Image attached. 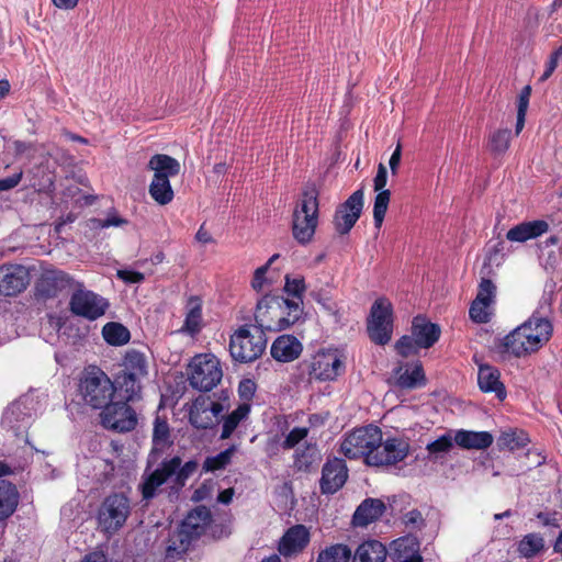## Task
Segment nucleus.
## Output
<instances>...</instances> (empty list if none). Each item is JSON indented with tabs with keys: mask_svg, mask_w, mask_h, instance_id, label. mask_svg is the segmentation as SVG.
Wrapping results in <instances>:
<instances>
[{
	"mask_svg": "<svg viewBox=\"0 0 562 562\" xmlns=\"http://www.w3.org/2000/svg\"><path fill=\"white\" fill-rule=\"evenodd\" d=\"M81 562H108V558L102 551H93L86 554Z\"/></svg>",
	"mask_w": 562,
	"mask_h": 562,
	"instance_id": "64",
	"label": "nucleus"
},
{
	"mask_svg": "<svg viewBox=\"0 0 562 562\" xmlns=\"http://www.w3.org/2000/svg\"><path fill=\"white\" fill-rule=\"evenodd\" d=\"M401 157H402V146L398 143L396 148H395V150L391 155L390 160H389L390 169H391V172L393 175L397 173V169H398V166H400V162H401Z\"/></svg>",
	"mask_w": 562,
	"mask_h": 562,
	"instance_id": "61",
	"label": "nucleus"
},
{
	"mask_svg": "<svg viewBox=\"0 0 562 562\" xmlns=\"http://www.w3.org/2000/svg\"><path fill=\"white\" fill-rule=\"evenodd\" d=\"M104 340L111 346H123L131 339L130 330L120 323L110 322L102 328Z\"/></svg>",
	"mask_w": 562,
	"mask_h": 562,
	"instance_id": "40",
	"label": "nucleus"
},
{
	"mask_svg": "<svg viewBox=\"0 0 562 562\" xmlns=\"http://www.w3.org/2000/svg\"><path fill=\"white\" fill-rule=\"evenodd\" d=\"M212 521V513L206 506L199 505L191 509L178 530L170 536L166 549L167 557L182 558L190 550L191 544L205 533Z\"/></svg>",
	"mask_w": 562,
	"mask_h": 562,
	"instance_id": "3",
	"label": "nucleus"
},
{
	"mask_svg": "<svg viewBox=\"0 0 562 562\" xmlns=\"http://www.w3.org/2000/svg\"><path fill=\"white\" fill-rule=\"evenodd\" d=\"M376 192L378 193L374 198V203H373V221H374V226L378 229H380L383 224L385 214L387 212V207H389V203H390V199H391V192H390V190L376 191Z\"/></svg>",
	"mask_w": 562,
	"mask_h": 562,
	"instance_id": "44",
	"label": "nucleus"
},
{
	"mask_svg": "<svg viewBox=\"0 0 562 562\" xmlns=\"http://www.w3.org/2000/svg\"><path fill=\"white\" fill-rule=\"evenodd\" d=\"M302 351V342L293 335L279 336L270 349L272 358L279 362H292L301 356Z\"/></svg>",
	"mask_w": 562,
	"mask_h": 562,
	"instance_id": "24",
	"label": "nucleus"
},
{
	"mask_svg": "<svg viewBox=\"0 0 562 562\" xmlns=\"http://www.w3.org/2000/svg\"><path fill=\"white\" fill-rule=\"evenodd\" d=\"M195 239L204 245L214 243L212 235L209 233V231L205 229L204 224H202L198 229L195 234Z\"/></svg>",
	"mask_w": 562,
	"mask_h": 562,
	"instance_id": "63",
	"label": "nucleus"
},
{
	"mask_svg": "<svg viewBox=\"0 0 562 562\" xmlns=\"http://www.w3.org/2000/svg\"><path fill=\"white\" fill-rule=\"evenodd\" d=\"M122 370L116 375V390L127 402L142 400L143 381L148 375L146 356L135 349L127 350L122 360Z\"/></svg>",
	"mask_w": 562,
	"mask_h": 562,
	"instance_id": "5",
	"label": "nucleus"
},
{
	"mask_svg": "<svg viewBox=\"0 0 562 562\" xmlns=\"http://www.w3.org/2000/svg\"><path fill=\"white\" fill-rule=\"evenodd\" d=\"M348 479V468L346 461L341 458H329L322 469L319 487L323 494H335L346 483Z\"/></svg>",
	"mask_w": 562,
	"mask_h": 562,
	"instance_id": "19",
	"label": "nucleus"
},
{
	"mask_svg": "<svg viewBox=\"0 0 562 562\" xmlns=\"http://www.w3.org/2000/svg\"><path fill=\"white\" fill-rule=\"evenodd\" d=\"M385 558V546L378 540H368L359 544L351 557V562H384Z\"/></svg>",
	"mask_w": 562,
	"mask_h": 562,
	"instance_id": "30",
	"label": "nucleus"
},
{
	"mask_svg": "<svg viewBox=\"0 0 562 562\" xmlns=\"http://www.w3.org/2000/svg\"><path fill=\"white\" fill-rule=\"evenodd\" d=\"M454 441L463 449L484 450L493 443V436L488 431L459 430Z\"/></svg>",
	"mask_w": 562,
	"mask_h": 562,
	"instance_id": "29",
	"label": "nucleus"
},
{
	"mask_svg": "<svg viewBox=\"0 0 562 562\" xmlns=\"http://www.w3.org/2000/svg\"><path fill=\"white\" fill-rule=\"evenodd\" d=\"M189 422L194 428L201 430L212 428L215 424L212 414L201 412H189Z\"/></svg>",
	"mask_w": 562,
	"mask_h": 562,
	"instance_id": "49",
	"label": "nucleus"
},
{
	"mask_svg": "<svg viewBox=\"0 0 562 562\" xmlns=\"http://www.w3.org/2000/svg\"><path fill=\"white\" fill-rule=\"evenodd\" d=\"M318 190L314 184L307 186L301 193V198L295 205L293 215H311L318 217Z\"/></svg>",
	"mask_w": 562,
	"mask_h": 562,
	"instance_id": "32",
	"label": "nucleus"
},
{
	"mask_svg": "<svg viewBox=\"0 0 562 562\" xmlns=\"http://www.w3.org/2000/svg\"><path fill=\"white\" fill-rule=\"evenodd\" d=\"M363 209V190H356L344 203H341L334 215V226L339 235L348 234L359 220Z\"/></svg>",
	"mask_w": 562,
	"mask_h": 562,
	"instance_id": "16",
	"label": "nucleus"
},
{
	"mask_svg": "<svg viewBox=\"0 0 562 562\" xmlns=\"http://www.w3.org/2000/svg\"><path fill=\"white\" fill-rule=\"evenodd\" d=\"M130 515V498L124 493H111L99 507L98 521L102 531L113 535L125 525Z\"/></svg>",
	"mask_w": 562,
	"mask_h": 562,
	"instance_id": "10",
	"label": "nucleus"
},
{
	"mask_svg": "<svg viewBox=\"0 0 562 562\" xmlns=\"http://www.w3.org/2000/svg\"><path fill=\"white\" fill-rule=\"evenodd\" d=\"M417 341L413 335H404L395 342L396 352L403 357L407 358L409 356L416 355L418 350L422 348L419 344H415Z\"/></svg>",
	"mask_w": 562,
	"mask_h": 562,
	"instance_id": "46",
	"label": "nucleus"
},
{
	"mask_svg": "<svg viewBox=\"0 0 562 562\" xmlns=\"http://www.w3.org/2000/svg\"><path fill=\"white\" fill-rule=\"evenodd\" d=\"M310 541V530L304 525L297 524L283 533L278 544V551L283 557H292L302 552Z\"/></svg>",
	"mask_w": 562,
	"mask_h": 562,
	"instance_id": "22",
	"label": "nucleus"
},
{
	"mask_svg": "<svg viewBox=\"0 0 562 562\" xmlns=\"http://www.w3.org/2000/svg\"><path fill=\"white\" fill-rule=\"evenodd\" d=\"M147 168L153 170L154 175L160 173L167 179H170V177H175L180 172L179 161L166 154H156L151 156Z\"/></svg>",
	"mask_w": 562,
	"mask_h": 562,
	"instance_id": "34",
	"label": "nucleus"
},
{
	"mask_svg": "<svg viewBox=\"0 0 562 562\" xmlns=\"http://www.w3.org/2000/svg\"><path fill=\"white\" fill-rule=\"evenodd\" d=\"M559 64V59L550 55L549 60L546 65V69L541 76V80H547L554 72Z\"/></svg>",
	"mask_w": 562,
	"mask_h": 562,
	"instance_id": "62",
	"label": "nucleus"
},
{
	"mask_svg": "<svg viewBox=\"0 0 562 562\" xmlns=\"http://www.w3.org/2000/svg\"><path fill=\"white\" fill-rule=\"evenodd\" d=\"M381 429L375 425H367L347 432L340 443V452L350 460L364 459L368 464L369 456L374 453L380 443Z\"/></svg>",
	"mask_w": 562,
	"mask_h": 562,
	"instance_id": "9",
	"label": "nucleus"
},
{
	"mask_svg": "<svg viewBox=\"0 0 562 562\" xmlns=\"http://www.w3.org/2000/svg\"><path fill=\"white\" fill-rule=\"evenodd\" d=\"M549 224L544 220H536L530 222H522L512 227L506 238L510 241L524 243L532 238H537L547 233Z\"/></svg>",
	"mask_w": 562,
	"mask_h": 562,
	"instance_id": "27",
	"label": "nucleus"
},
{
	"mask_svg": "<svg viewBox=\"0 0 562 562\" xmlns=\"http://www.w3.org/2000/svg\"><path fill=\"white\" fill-rule=\"evenodd\" d=\"M477 384L482 392H493L499 401H504L506 398V389L501 381V373L497 368L488 364L480 366L477 372Z\"/></svg>",
	"mask_w": 562,
	"mask_h": 562,
	"instance_id": "25",
	"label": "nucleus"
},
{
	"mask_svg": "<svg viewBox=\"0 0 562 562\" xmlns=\"http://www.w3.org/2000/svg\"><path fill=\"white\" fill-rule=\"evenodd\" d=\"M267 347L265 334L249 325L240 326L229 339V353L235 362L250 363L261 357Z\"/></svg>",
	"mask_w": 562,
	"mask_h": 562,
	"instance_id": "8",
	"label": "nucleus"
},
{
	"mask_svg": "<svg viewBox=\"0 0 562 562\" xmlns=\"http://www.w3.org/2000/svg\"><path fill=\"white\" fill-rule=\"evenodd\" d=\"M411 451V445L404 437H387L383 439L381 432L380 443L374 453L369 456L368 465L370 467H390L404 461Z\"/></svg>",
	"mask_w": 562,
	"mask_h": 562,
	"instance_id": "14",
	"label": "nucleus"
},
{
	"mask_svg": "<svg viewBox=\"0 0 562 562\" xmlns=\"http://www.w3.org/2000/svg\"><path fill=\"white\" fill-rule=\"evenodd\" d=\"M116 391L114 383L97 366H88L80 374L78 394L82 402L93 409L108 404Z\"/></svg>",
	"mask_w": 562,
	"mask_h": 562,
	"instance_id": "6",
	"label": "nucleus"
},
{
	"mask_svg": "<svg viewBox=\"0 0 562 562\" xmlns=\"http://www.w3.org/2000/svg\"><path fill=\"white\" fill-rule=\"evenodd\" d=\"M368 335L376 345L389 344L393 333V306L386 297H379L370 308L367 323Z\"/></svg>",
	"mask_w": 562,
	"mask_h": 562,
	"instance_id": "12",
	"label": "nucleus"
},
{
	"mask_svg": "<svg viewBox=\"0 0 562 562\" xmlns=\"http://www.w3.org/2000/svg\"><path fill=\"white\" fill-rule=\"evenodd\" d=\"M148 192L151 199L159 205H167L175 198L170 180L160 173L154 175Z\"/></svg>",
	"mask_w": 562,
	"mask_h": 562,
	"instance_id": "33",
	"label": "nucleus"
},
{
	"mask_svg": "<svg viewBox=\"0 0 562 562\" xmlns=\"http://www.w3.org/2000/svg\"><path fill=\"white\" fill-rule=\"evenodd\" d=\"M305 281L303 277L300 278H291L290 276L285 277L284 291L288 295L293 297L292 301L300 302V306L303 304V293L305 292Z\"/></svg>",
	"mask_w": 562,
	"mask_h": 562,
	"instance_id": "45",
	"label": "nucleus"
},
{
	"mask_svg": "<svg viewBox=\"0 0 562 562\" xmlns=\"http://www.w3.org/2000/svg\"><path fill=\"white\" fill-rule=\"evenodd\" d=\"M71 278L61 270H46L35 283L36 295L42 299L56 297L70 285Z\"/></svg>",
	"mask_w": 562,
	"mask_h": 562,
	"instance_id": "21",
	"label": "nucleus"
},
{
	"mask_svg": "<svg viewBox=\"0 0 562 562\" xmlns=\"http://www.w3.org/2000/svg\"><path fill=\"white\" fill-rule=\"evenodd\" d=\"M308 434V429L305 427H294L286 435L282 442V448L285 450L294 448L300 441H302Z\"/></svg>",
	"mask_w": 562,
	"mask_h": 562,
	"instance_id": "50",
	"label": "nucleus"
},
{
	"mask_svg": "<svg viewBox=\"0 0 562 562\" xmlns=\"http://www.w3.org/2000/svg\"><path fill=\"white\" fill-rule=\"evenodd\" d=\"M314 300L322 305V307L331 315H337L338 308L335 302H333L329 297L323 296L321 293L313 295Z\"/></svg>",
	"mask_w": 562,
	"mask_h": 562,
	"instance_id": "58",
	"label": "nucleus"
},
{
	"mask_svg": "<svg viewBox=\"0 0 562 562\" xmlns=\"http://www.w3.org/2000/svg\"><path fill=\"white\" fill-rule=\"evenodd\" d=\"M530 442L529 436L524 430H510L503 432L498 439L497 445L501 450L507 449L516 451L524 449Z\"/></svg>",
	"mask_w": 562,
	"mask_h": 562,
	"instance_id": "39",
	"label": "nucleus"
},
{
	"mask_svg": "<svg viewBox=\"0 0 562 562\" xmlns=\"http://www.w3.org/2000/svg\"><path fill=\"white\" fill-rule=\"evenodd\" d=\"M22 175V171H20L7 178L0 179V191H7L15 188L20 183Z\"/></svg>",
	"mask_w": 562,
	"mask_h": 562,
	"instance_id": "59",
	"label": "nucleus"
},
{
	"mask_svg": "<svg viewBox=\"0 0 562 562\" xmlns=\"http://www.w3.org/2000/svg\"><path fill=\"white\" fill-rule=\"evenodd\" d=\"M190 367V385L201 392L211 391L223 376L220 362L214 356L198 355L192 359Z\"/></svg>",
	"mask_w": 562,
	"mask_h": 562,
	"instance_id": "13",
	"label": "nucleus"
},
{
	"mask_svg": "<svg viewBox=\"0 0 562 562\" xmlns=\"http://www.w3.org/2000/svg\"><path fill=\"white\" fill-rule=\"evenodd\" d=\"M385 504L379 498H366L355 510L352 524L356 527H367L378 520L385 512Z\"/></svg>",
	"mask_w": 562,
	"mask_h": 562,
	"instance_id": "26",
	"label": "nucleus"
},
{
	"mask_svg": "<svg viewBox=\"0 0 562 562\" xmlns=\"http://www.w3.org/2000/svg\"><path fill=\"white\" fill-rule=\"evenodd\" d=\"M198 467L199 464L195 460H189L182 464V460L178 456L164 459L156 470L143 476V481L139 484L143 499H153L157 494V490L170 479H172L173 487L182 488Z\"/></svg>",
	"mask_w": 562,
	"mask_h": 562,
	"instance_id": "4",
	"label": "nucleus"
},
{
	"mask_svg": "<svg viewBox=\"0 0 562 562\" xmlns=\"http://www.w3.org/2000/svg\"><path fill=\"white\" fill-rule=\"evenodd\" d=\"M536 517H537V519L540 520V522L543 526H551V527H555V528L560 527V518H558L557 512H553V513L539 512V513H537Z\"/></svg>",
	"mask_w": 562,
	"mask_h": 562,
	"instance_id": "56",
	"label": "nucleus"
},
{
	"mask_svg": "<svg viewBox=\"0 0 562 562\" xmlns=\"http://www.w3.org/2000/svg\"><path fill=\"white\" fill-rule=\"evenodd\" d=\"M544 548L543 538L537 533L525 536L519 544L518 551L525 558H532Z\"/></svg>",
	"mask_w": 562,
	"mask_h": 562,
	"instance_id": "43",
	"label": "nucleus"
},
{
	"mask_svg": "<svg viewBox=\"0 0 562 562\" xmlns=\"http://www.w3.org/2000/svg\"><path fill=\"white\" fill-rule=\"evenodd\" d=\"M303 314L300 302L281 295L266 294L256 305L254 327L265 331H281L295 324Z\"/></svg>",
	"mask_w": 562,
	"mask_h": 562,
	"instance_id": "2",
	"label": "nucleus"
},
{
	"mask_svg": "<svg viewBox=\"0 0 562 562\" xmlns=\"http://www.w3.org/2000/svg\"><path fill=\"white\" fill-rule=\"evenodd\" d=\"M552 330L549 319L531 316L503 337L496 347L502 353L526 357L542 348L550 340Z\"/></svg>",
	"mask_w": 562,
	"mask_h": 562,
	"instance_id": "1",
	"label": "nucleus"
},
{
	"mask_svg": "<svg viewBox=\"0 0 562 562\" xmlns=\"http://www.w3.org/2000/svg\"><path fill=\"white\" fill-rule=\"evenodd\" d=\"M279 257V255H273L263 266L257 268L254 272V277L251 280V288L260 292L263 288V284L267 282L266 274L270 267V265Z\"/></svg>",
	"mask_w": 562,
	"mask_h": 562,
	"instance_id": "47",
	"label": "nucleus"
},
{
	"mask_svg": "<svg viewBox=\"0 0 562 562\" xmlns=\"http://www.w3.org/2000/svg\"><path fill=\"white\" fill-rule=\"evenodd\" d=\"M256 392V383L250 379H244L239 382L238 393L243 400L250 401Z\"/></svg>",
	"mask_w": 562,
	"mask_h": 562,
	"instance_id": "52",
	"label": "nucleus"
},
{
	"mask_svg": "<svg viewBox=\"0 0 562 562\" xmlns=\"http://www.w3.org/2000/svg\"><path fill=\"white\" fill-rule=\"evenodd\" d=\"M313 463V456L308 449L296 450L294 453V468L299 471H308Z\"/></svg>",
	"mask_w": 562,
	"mask_h": 562,
	"instance_id": "51",
	"label": "nucleus"
},
{
	"mask_svg": "<svg viewBox=\"0 0 562 562\" xmlns=\"http://www.w3.org/2000/svg\"><path fill=\"white\" fill-rule=\"evenodd\" d=\"M153 452L164 450L172 445L170 440V427L167 417L157 415L153 428Z\"/></svg>",
	"mask_w": 562,
	"mask_h": 562,
	"instance_id": "37",
	"label": "nucleus"
},
{
	"mask_svg": "<svg viewBox=\"0 0 562 562\" xmlns=\"http://www.w3.org/2000/svg\"><path fill=\"white\" fill-rule=\"evenodd\" d=\"M117 276L126 283H140L145 279L142 272L134 270H120Z\"/></svg>",
	"mask_w": 562,
	"mask_h": 562,
	"instance_id": "57",
	"label": "nucleus"
},
{
	"mask_svg": "<svg viewBox=\"0 0 562 562\" xmlns=\"http://www.w3.org/2000/svg\"><path fill=\"white\" fill-rule=\"evenodd\" d=\"M212 405V398L210 395H199L192 403L189 412H201L210 414V406Z\"/></svg>",
	"mask_w": 562,
	"mask_h": 562,
	"instance_id": "53",
	"label": "nucleus"
},
{
	"mask_svg": "<svg viewBox=\"0 0 562 562\" xmlns=\"http://www.w3.org/2000/svg\"><path fill=\"white\" fill-rule=\"evenodd\" d=\"M352 551L345 543H333L322 549L316 558V562H350Z\"/></svg>",
	"mask_w": 562,
	"mask_h": 562,
	"instance_id": "36",
	"label": "nucleus"
},
{
	"mask_svg": "<svg viewBox=\"0 0 562 562\" xmlns=\"http://www.w3.org/2000/svg\"><path fill=\"white\" fill-rule=\"evenodd\" d=\"M496 295V286L492 280L482 278L475 299L473 300L469 315L470 318L477 324H485L491 321V314L487 308L494 302Z\"/></svg>",
	"mask_w": 562,
	"mask_h": 562,
	"instance_id": "20",
	"label": "nucleus"
},
{
	"mask_svg": "<svg viewBox=\"0 0 562 562\" xmlns=\"http://www.w3.org/2000/svg\"><path fill=\"white\" fill-rule=\"evenodd\" d=\"M404 522L406 526L422 528L425 525L422 513L418 509H412L404 515Z\"/></svg>",
	"mask_w": 562,
	"mask_h": 562,
	"instance_id": "55",
	"label": "nucleus"
},
{
	"mask_svg": "<svg viewBox=\"0 0 562 562\" xmlns=\"http://www.w3.org/2000/svg\"><path fill=\"white\" fill-rule=\"evenodd\" d=\"M453 441L450 435H442L438 439L429 442L426 446L427 451L430 454H437L442 452H448L452 449Z\"/></svg>",
	"mask_w": 562,
	"mask_h": 562,
	"instance_id": "48",
	"label": "nucleus"
},
{
	"mask_svg": "<svg viewBox=\"0 0 562 562\" xmlns=\"http://www.w3.org/2000/svg\"><path fill=\"white\" fill-rule=\"evenodd\" d=\"M389 383L401 390H415L426 385L427 379L419 360L408 363L400 362L392 370Z\"/></svg>",
	"mask_w": 562,
	"mask_h": 562,
	"instance_id": "18",
	"label": "nucleus"
},
{
	"mask_svg": "<svg viewBox=\"0 0 562 562\" xmlns=\"http://www.w3.org/2000/svg\"><path fill=\"white\" fill-rule=\"evenodd\" d=\"M126 400L113 402L112 400L102 406L100 413L101 426L113 432L126 434L133 431L138 424L136 411Z\"/></svg>",
	"mask_w": 562,
	"mask_h": 562,
	"instance_id": "11",
	"label": "nucleus"
},
{
	"mask_svg": "<svg viewBox=\"0 0 562 562\" xmlns=\"http://www.w3.org/2000/svg\"><path fill=\"white\" fill-rule=\"evenodd\" d=\"M412 335L423 349L431 348L440 338L441 328L424 315H417L412 321Z\"/></svg>",
	"mask_w": 562,
	"mask_h": 562,
	"instance_id": "23",
	"label": "nucleus"
},
{
	"mask_svg": "<svg viewBox=\"0 0 562 562\" xmlns=\"http://www.w3.org/2000/svg\"><path fill=\"white\" fill-rule=\"evenodd\" d=\"M512 131L509 128H499L494 131L488 137V149L493 156H503L509 148Z\"/></svg>",
	"mask_w": 562,
	"mask_h": 562,
	"instance_id": "41",
	"label": "nucleus"
},
{
	"mask_svg": "<svg viewBox=\"0 0 562 562\" xmlns=\"http://www.w3.org/2000/svg\"><path fill=\"white\" fill-rule=\"evenodd\" d=\"M235 451L236 447L231 446L216 456L207 457L203 462V471L215 472L225 469L231 463Z\"/></svg>",
	"mask_w": 562,
	"mask_h": 562,
	"instance_id": "42",
	"label": "nucleus"
},
{
	"mask_svg": "<svg viewBox=\"0 0 562 562\" xmlns=\"http://www.w3.org/2000/svg\"><path fill=\"white\" fill-rule=\"evenodd\" d=\"M387 182V170L383 164H379L376 175L373 179L374 191H384Z\"/></svg>",
	"mask_w": 562,
	"mask_h": 562,
	"instance_id": "54",
	"label": "nucleus"
},
{
	"mask_svg": "<svg viewBox=\"0 0 562 562\" xmlns=\"http://www.w3.org/2000/svg\"><path fill=\"white\" fill-rule=\"evenodd\" d=\"M20 502V493L16 486L7 481H0V521L8 519L11 517Z\"/></svg>",
	"mask_w": 562,
	"mask_h": 562,
	"instance_id": "28",
	"label": "nucleus"
},
{
	"mask_svg": "<svg viewBox=\"0 0 562 562\" xmlns=\"http://www.w3.org/2000/svg\"><path fill=\"white\" fill-rule=\"evenodd\" d=\"M188 312L186 314L182 331L195 335L201 330L202 322V302L199 296H191L187 304Z\"/></svg>",
	"mask_w": 562,
	"mask_h": 562,
	"instance_id": "35",
	"label": "nucleus"
},
{
	"mask_svg": "<svg viewBox=\"0 0 562 562\" xmlns=\"http://www.w3.org/2000/svg\"><path fill=\"white\" fill-rule=\"evenodd\" d=\"M317 224H318L317 216L293 215V223H292L293 237L297 240V243H300L302 245L308 244L315 234Z\"/></svg>",
	"mask_w": 562,
	"mask_h": 562,
	"instance_id": "31",
	"label": "nucleus"
},
{
	"mask_svg": "<svg viewBox=\"0 0 562 562\" xmlns=\"http://www.w3.org/2000/svg\"><path fill=\"white\" fill-rule=\"evenodd\" d=\"M109 306L106 299L88 290L75 291L69 301L70 312L89 321L103 316Z\"/></svg>",
	"mask_w": 562,
	"mask_h": 562,
	"instance_id": "15",
	"label": "nucleus"
},
{
	"mask_svg": "<svg viewBox=\"0 0 562 562\" xmlns=\"http://www.w3.org/2000/svg\"><path fill=\"white\" fill-rule=\"evenodd\" d=\"M249 413L250 405L248 403H243L228 414L223 420L221 439H228L238 427L239 423L247 418Z\"/></svg>",
	"mask_w": 562,
	"mask_h": 562,
	"instance_id": "38",
	"label": "nucleus"
},
{
	"mask_svg": "<svg viewBox=\"0 0 562 562\" xmlns=\"http://www.w3.org/2000/svg\"><path fill=\"white\" fill-rule=\"evenodd\" d=\"M302 374H307L308 380L334 381L345 371V362L337 349H321L311 358L299 363Z\"/></svg>",
	"mask_w": 562,
	"mask_h": 562,
	"instance_id": "7",
	"label": "nucleus"
},
{
	"mask_svg": "<svg viewBox=\"0 0 562 562\" xmlns=\"http://www.w3.org/2000/svg\"><path fill=\"white\" fill-rule=\"evenodd\" d=\"M30 280V271L23 265L9 263L0 266V295H19L27 288Z\"/></svg>",
	"mask_w": 562,
	"mask_h": 562,
	"instance_id": "17",
	"label": "nucleus"
},
{
	"mask_svg": "<svg viewBox=\"0 0 562 562\" xmlns=\"http://www.w3.org/2000/svg\"><path fill=\"white\" fill-rule=\"evenodd\" d=\"M531 91L532 89L531 86L529 85L525 86L520 90L518 95L517 109L528 110Z\"/></svg>",
	"mask_w": 562,
	"mask_h": 562,
	"instance_id": "60",
	"label": "nucleus"
}]
</instances>
